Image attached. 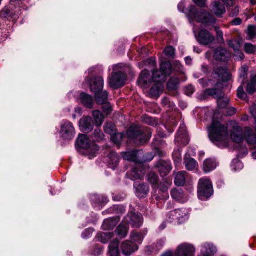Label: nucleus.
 Masks as SVG:
<instances>
[{
	"label": "nucleus",
	"instance_id": "1",
	"mask_svg": "<svg viewBox=\"0 0 256 256\" xmlns=\"http://www.w3.org/2000/svg\"><path fill=\"white\" fill-rule=\"evenodd\" d=\"M171 72V64L170 62H162L160 70L153 72L152 80L156 83L150 91V94L152 97H158L162 92L164 86L162 82L165 81Z\"/></svg>",
	"mask_w": 256,
	"mask_h": 256
},
{
	"label": "nucleus",
	"instance_id": "2",
	"mask_svg": "<svg viewBox=\"0 0 256 256\" xmlns=\"http://www.w3.org/2000/svg\"><path fill=\"white\" fill-rule=\"evenodd\" d=\"M209 137L211 141L220 148H225L228 145V126L213 120L208 129Z\"/></svg>",
	"mask_w": 256,
	"mask_h": 256
},
{
	"label": "nucleus",
	"instance_id": "3",
	"mask_svg": "<svg viewBox=\"0 0 256 256\" xmlns=\"http://www.w3.org/2000/svg\"><path fill=\"white\" fill-rule=\"evenodd\" d=\"M188 17L190 22L196 20L208 28L213 26L216 22V19L209 12L204 10H198L196 8L192 5L189 7Z\"/></svg>",
	"mask_w": 256,
	"mask_h": 256
},
{
	"label": "nucleus",
	"instance_id": "4",
	"mask_svg": "<svg viewBox=\"0 0 256 256\" xmlns=\"http://www.w3.org/2000/svg\"><path fill=\"white\" fill-rule=\"evenodd\" d=\"M126 134L134 142L142 144L150 140L152 132L148 128H144L137 126H132L128 130Z\"/></svg>",
	"mask_w": 256,
	"mask_h": 256
},
{
	"label": "nucleus",
	"instance_id": "5",
	"mask_svg": "<svg viewBox=\"0 0 256 256\" xmlns=\"http://www.w3.org/2000/svg\"><path fill=\"white\" fill-rule=\"evenodd\" d=\"M126 66L122 64H118L113 66L114 70H123L112 74L111 78L108 80L110 86L114 89H117L124 86L126 80V71L124 68Z\"/></svg>",
	"mask_w": 256,
	"mask_h": 256
},
{
	"label": "nucleus",
	"instance_id": "6",
	"mask_svg": "<svg viewBox=\"0 0 256 256\" xmlns=\"http://www.w3.org/2000/svg\"><path fill=\"white\" fill-rule=\"evenodd\" d=\"M77 144L78 147L86 149L90 152L89 158H92L96 156L98 151V148L94 142H90L88 136L84 134H80L77 140Z\"/></svg>",
	"mask_w": 256,
	"mask_h": 256
},
{
	"label": "nucleus",
	"instance_id": "7",
	"mask_svg": "<svg viewBox=\"0 0 256 256\" xmlns=\"http://www.w3.org/2000/svg\"><path fill=\"white\" fill-rule=\"evenodd\" d=\"M198 188V196L202 200L210 198L212 194V184L208 178L200 180Z\"/></svg>",
	"mask_w": 256,
	"mask_h": 256
},
{
	"label": "nucleus",
	"instance_id": "8",
	"mask_svg": "<svg viewBox=\"0 0 256 256\" xmlns=\"http://www.w3.org/2000/svg\"><path fill=\"white\" fill-rule=\"evenodd\" d=\"M196 248L192 245L183 243L177 247L174 253L167 252L162 256H194Z\"/></svg>",
	"mask_w": 256,
	"mask_h": 256
},
{
	"label": "nucleus",
	"instance_id": "9",
	"mask_svg": "<svg viewBox=\"0 0 256 256\" xmlns=\"http://www.w3.org/2000/svg\"><path fill=\"white\" fill-rule=\"evenodd\" d=\"M75 134L74 128L71 122H64L62 124L60 134L64 140H72L74 138Z\"/></svg>",
	"mask_w": 256,
	"mask_h": 256
},
{
	"label": "nucleus",
	"instance_id": "10",
	"mask_svg": "<svg viewBox=\"0 0 256 256\" xmlns=\"http://www.w3.org/2000/svg\"><path fill=\"white\" fill-rule=\"evenodd\" d=\"M190 216V213L186 208L178 209L171 211L168 214V218L170 222L182 223L186 220Z\"/></svg>",
	"mask_w": 256,
	"mask_h": 256
},
{
	"label": "nucleus",
	"instance_id": "11",
	"mask_svg": "<svg viewBox=\"0 0 256 256\" xmlns=\"http://www.w3.org/2000/svg\"><path fill=\"white\" fill-rule=\"evenodd\" d=\"M122 156L124 160L138 164H142L146 160H152L153 158V157L150 159L144 158V152L141 150L124 153Z\"/></svg>",
	"mask_w": 256,
	"mask_h": 256
},
{
	"label": "nucleus",
	"instance_id": "12",
	"mask_svg": "<svg viewBox=\"0 0 256 256\" xmlns=\"http://www.w3.org/2000/svg\"><path fill=\"white\" fill-rule=\"evenodd\" d=\"M206 94L208 95L213 96L218 100V104L220 108H224L227 106L229 102L228 98H224V94L220 91H218L216 89L207 90Z\"/></svg>",
	"mask_w": 256,
	"mask_h": 256
},
{
	"label": "nucleus",
	"instance_id": "13",
	"mask_svg": "<svg viewBox=\"0 0 256 256\" xmlns=\"http://www.w3.org/2000/svg\"><path fill=\"white\" fill-rule=\"evenodd\" d=\"M106 133L111 136V140L115 144H118L122 139V134L117 133L115 125L112 122H106L104 126Z\"/></svg>",
	"mask_w": 256,
	"mask_h": 256
},
{
	"label": "nucleus",
	"instance_id": "14",
	"mask_svg": "<svg viewBox=\"0 0 256 256\" xmlns=\"http://www.w3.org/2000/svg\"><path fill=\"white\" fill-rule=\"evenodd\" d=\"M194 32L195 33L198 42L202 44H208L213 42L214 40V36L210 34V32L206 30H202L198 33V36L196 34L195 28H194Z\"/></svg>",
	"mask_w": 256,
	"mask_h": 256
},
{
	"label": "nucleus",
	"instance_id": "15",
	"mask_svg": "<svg viewBox=\"0 0 256 256\" xmlns=\"http://www.w3.org/2000/svg\"><path fill=\"white\" fill-rule=\"evenodd\" d=\"M230 125L232 127L231 132V138L236 143H240L244 138L242 128L235 122H232Z\"/></svg>",
	"mask_w": 256,
	"mask_h": 256
},
{
	"label": "nucleus",
	"instance_id": "16",
	"mask_svg": "<svg viewBox=\"0 0 256 256\" xmlns=\"http://www.w3.org/2000/svg\"><path fill=\"white\" fill-rule=\"evenodd\" d=\"M145 174L144 168L141 164L136 165L130 172H128L127 176L132 180L142 179Z\"/></svg>",
	"mask_w": 256,
	"mask_h": 256
},
{
	"label": "nucleus",
	"instance_id": "17",
	"mask_svg": "<svg viewBox=\"0 0 256 256\" xmlns=\"http://www.w3.org/2000/svg\"><path fill=\"white\" fill-rule=\"evenodd\" d=\"M86 82L90 85V90L94 94L98 93L102 90L104 86V80L101 76L94 78L90 82L87 78Z\"/></svg>",
	"mask_w": 256,
	"mask_h": 256
},
{
	"label": "nucleus",
	"instance_id": "18",
	"mask_svg": "<svg viewBox=\"0 0 256 256\" xmlns=\"http://www.w3.org/2000/svg\"><path fill=\"white\" fill-rule=\"evenodd\" d=\"M176 142L180 144L186 145L188 142L186 128L184 124H181L179 128L176 138Z\"/></svg>",
	"mask_w": 256,
	"mask_h": 256
},
{
	"label": "nucleus",
	"instance_id": "19",
	"mask_svg": "<svg viewBox=\"0 0 256 256\" xmlns=\"http://www.w3.org/2000/svg\"><path fill=\"white\" fill-rule=\"evenodd\" d=\"M210 10L218 18L222 17L226 10L224 6L218 1L214 2L210 6Z\"/></svg>",
	"mask_w": 256,
	"mask_h": 256
},
{
	"label": "nucleus",
	"instance_id": "20",
	"mask_svg": "<svg viewBox=\"0 0 256 256\" xmlns=\"http://www.w3.org/2000/svg\"><path fill=\"white\" fill-rule=\"evenodd\" d=\"M214 76L216 78L218 82L227 81L230 80V74L226 68H218L214 70Z\"/></svg>",
	"mask_w": 256,
	"mask_h": 256
},
{
	"label": "nucleus",
	"instance_id": "21",
	"mask_svg": "<svg viewBox=\"0 0 256 256\" xmlns=\"http://www.w3.org/2000/svg\"><path fill=\"white\" fill-rule=\"evenodd\" d=\"M214 57L217 60L226 62L231 57V54L226 49L218 48L216 50Z\"/></svg>",
	"mask_w": 256,
	"mask_h": 256
},
{
	"label": "nucleus",
	"instance_id": "22",
	"mask_svg": "<svg viewBox=\"0 0 256 256\" xmlns=\"http://www.w3.org/2000/svg\"><path fill=\"white\" fill-rule=\"evenodd\" d=\"M122 249L126 256H130L138 250V246L136 244L132 243V242L126 240L122 244Z\"/></svg>",
	"mask_w": 256,
	"mask_h": 256
},
{
	"label": "nucleus",
	"instance_id": "23",
	"mask_svg": "<svg viewBox=\"0 0 256 256\" xmlns=\"http://www.w3.org/2000/svg\"><path fill=\"white\" fill-rule=\"evenodd\" d=\"M138 83L140 86L144 88H148L150 84L151 83V78L148 71L145 70L142 73L138 80Z\"/></svg>",
	"mask_w": 256,
	"mask_h": 256
},
{
	"label": "nucleus",
	"instance_id": "24",
	"mask_svg": "<svg viewBox=\"0 0 256 256\" xmlns=\"http://www.w3.org/2000/svg\"><path fill=\"white\" fill-rule=\"evenodd\" d=\"M129 218L130 221L126 220V222H128L130 224L134 227L140 228L142 225V218L138 214H132L128 216L126 219Z\"/></svg>",
	"mask_w": 256,
	"mask_h": 256
},
{
	"label": "nucleus",
	"instance_id": "25",
	"mask_svg": "<svg viewBox=\"0 0 256 256\" xmlns=\"http://www.w3.org/2000/svg\"><path fill=\"white\" fill-rule=\"evenodd\" d=\"M216 252V248L212 244L206 243L202 247L200 256H213Z\"/></svg>",
	"mask_w": 256,
	"mask_h": 256
},
{
	"label": "nucleus",
	"instance_id": "26",
	"mask_svg": "<svg viewBox=\"0 0 256 256\" xmlns=\"http://www.w3.org/2000/svg\"><path fill=\"white\" fill-rule=\"evenodd\" d=\"M172 198L180 202H184L188 200L187 196L181 189H174L171 192Z\"/></svg>",
	"mask_w": 256,
	"mask_h": 256
},
{
	"label": "nucleus",
	"instance_id": "27",
	"mask_svg": "<svg viewBox=\"0 0 256 256\" xmlns=\"http://www.w3.org/2000/svg\"><path fill=\"white\" fill-rule=\"evenodd\" d=\"M80 126L82 130L89 132L92 129V119L90 117L84 118L80 122Z\"/></svg>",
	"mask_w": 256,
	"mask_h": 256
},
{
	"label": "nucleus",
	"instance_id": "28",
	"mask_svg": "<svg viewBox=\"0 0 256 256\" xmlns=\"http://www.w3.org/2000/svg\"><path fill=\"white\" fill-rule=\"evenodd\" d=\"M158 169L162 176H166L172 170L171 164L168 162H160L157 166Z\"/></svg>",
	"mask_w": 256,
	"mask_h": 256
},
{
	"label": "nucleus",
	"instance_id": "29",
	"mask_svg": "<svg viewBox=\"0 0 256 256\" xmlns=\"http://www.w3.org/2000/svg\"><path fill=\"white\" fill-rule=\"evenodd\" d=\"M81 102L86 108H92L93 106L94 100L92 98L86 94L82 93L80 96Z\"/></svg>",
	"mask_w": 256,
	"mask_h": 256
},
{
	"label": "nucleus",
	"instance_id": "30",
	"mask_svg": "<svg viewBox=\"0 0 256 256\" xmlns=\"http://www.w3.org/2000/svg\"><path fill=\"white\" fill-rule=\"evenodd\" d=\"M217 164L216 160L209 158L204 162L203 168L205 172H208L214 170Z\"/></svg>",
	"mask_w": 256,
	"mask_h": 256
},
{
	"label": "nucleus",
	"instance_id": "31",
	"mask_svg": "<svg viewBox=\"0 0 256 256\" xmlns=\"http://www.w3.org/2000/svg\"><path fill=\"white\" fill-rule=\"evenodd\" d=\"M108 164L110 168L114 170L118 164L119 158L115 152H112L108 156Z\"/></svg>",
	"mask_w": 256,
	"mask_h": 256
},
{
	"label": "nucleus",
	"instance_id": "32",
	"mask_svg": "<svg viewBox=\"0 0 256 256\" xmlns=\"http://www.w3.org/2000/svg\"><path fill=\"white\" fill-rule=\"evenodd\" d=\"M134 186L136 188L137 196L138 197H144L149 191L148 188L144 184L138 185L136 183Z\"/></svg>",
	"mask_w": 256,
	"mask_h": 256
},
{
	"label": "nucleus",
	"instance_id": "33",
	"mask_svg": "<svg viewBox=\"0 0 256 256\" xmlns=\"http://www.w3.org/2000/svg\"><path fill=\"white\" fill-rule=\"evenodd\" d=\"M186 172L182 171L178 172L176 176L174 183L178 186H183L185 184Z\"/></svg>",
	"mask_w": 256,
	"mask_h": 256
},
{
	"label": "nucleus",
	"instance_id": "34",
	"mask_svg": "<svg viewBox=\"0 0 256 256\" xmlns=\"http://www.w3.org/2000/svg\"><path fill=\"white\" fill-rule=\"evenodd\" d=\"M184 163L186 168L188 170H194L198 168V162L194 158H187L186 156Z\"/></svg>",
	"mask_w": 256,
	"mask_h": 256
},
{
	"label": "nucleus",
	"instance_id": "35",
	"mask_svg": "<svg viewBox=\"0 0 256 256\" xmlns=\"http://www.w3.org/2000/svg\"><path fill=\"white\" fill-rule=\"evenodd\" d=\"M96 94V99L98 104H104L107 102L108 94L106 92L101 90Z\"/></svg>",
	"mask_w": 256,
	"mask_h": 256
},
{
	"label": "nucleus",
	"instance_id": "36",
	"mask_svg": "<svg viewBox=\"0 0 256 256\" xmlns=\"http://www.w3.org/2000/svg\"><path fill=\"white\" fill-rule=\"evenodd\" d=\"M118 221L116 218H111L104 220L102 224V228L104 230H108L114 228Z\"/></svg>",
	"mask_w": 256,
	"mask_h": 256
},
{
	"label": "nucleus",
	"instance_id": "37",
	"mask_svg": "<svg viewBox=\"0 0 256 256\" xmlns=\"http://www.w3.org/2000/svg\"><path fill=\"white\" fill-rule=\"evenodd\" d=\"M118 242L117 240H113L109 246V253L110 256H118L119 254Z\"/></svg>",
	"mask_w": 256,
	"mask_h": 256
},
{
	"label": "nucleus",
	"instance_id": "38",
	"mask_svg": "<svg viewBox=\"0 0 256 256\" xmlns=\"http://www.w3.org/2000/svg\"><path fill=\"white\" fill-rule=\"evenodd\" d=\"M93 116L96 126H100L103 122L104 116L102 114L99 110H94L93 112Z\"/></svg>",
	"mask_w": 256,
	"mask_h": 256
},
{
	"label": "nucleus",
	"instance_id": "39",
	"mask_svg": "<svg viewBox=\"0 0 256 256\" xmlns=\"http://www.w3.org/2000/svg\"><path fill=\"white\" fill-rule=\"evenodd\" d=\"M256 90V74L254 76L250 82L248 84L246 91L250 94H253Z\"/></svg>",
	"mask_w": 256,
	"mask_h": 256
},
{
	"label": "nucleus",
	"instance_id": "40",
	"mask_svg": "<svg viewBox=\"0 0 256 256\" xmlns=\"http://www.w3.org/2000/svg\"><path fill=\"white\" fill-rule=\"evenodd\" d=\"M128 226L127 225H120L116 228V232L120 238H124L128 233Z\"/></svg>",
	"mask_w": 256,
	"mask_h": 256
},
{
	"label": "nucleus",
	"instance_id": "41",
	"mask_svg": "<svg viewBox=\"0 0 256 256\" xmlns=\"http://www.w3.org/2000/svg\"><path fill=\"white\" fill-rule=\"evenodd\" d=\"M172 184V182L171 180L168 178H166L164 179L163 180V182L160 184V186H158V188L161 191L163 192H166L170 188Z\"/></svg>",
	"mask_w": 256,
	"mask_h": 256
},
{
	"label": "nucleus",
	"instance_id": "42",
	"mask_svg": "<svg viewBox=\"0 0 256 256\" xmlns=\"http://www.w3.org/2000/svg\"><path fill=\"white\" fill-rule=\"evenodd\" d=\"M180 80L176 77L172 78L168 83V88L170 90H174L177 88Z\"/></svg>",
	"mask_w": 256,
	"mask_h": 256
},
{
	"label": "nucleus",
	"instance_id": "43",
	"mask_svg": "<svg viewBox=\"0 0 256 256\" xmlns=\"http://www.w3.org/2000/svg\"><path fill=\"white\" fill-rule=\"evenodd\" d=\"M130 238L132 243L140 244L143 240V236L141 234L133 232L131 234Z\"/></svg>",
	"mask_w": 256,
	"mask_h": 256
},
{
	"label": "nucleus",
	"instance_id": "44",
	"mask_svg": "<svg viewBox=\"0 0 256 256\" xmlns=\"http://www.w3.org/2000/svg\"><path fill=\"white\" fill-rule=\"evenodd\" d=\"M247 34L248 39L250 40L256 38V26H250L248 27Z\"/></svg>",
	"mask_w": 256,
	"mask_h": 256
},
{
	"label": "nucleus",
	"instance_id": "45",
	"mask_svg": "<svg viewBox=\"0 0 256 256\" xmlns=\"http://www.w3.org/2000/svg\"><path fill=\"white\" fill-rule=\"evenodd\" d=\"M228 45L230 48H232L234 52L240 50V42L238 40H230L228 42Z\"/></svg>",
	"mask_w": 256,
	"mask_h": 256
},
{
	"label": "nucleus",
	"instance_id": "46",
	"mask_svg": "<svg viewBox=\"0 0 256 256\" xmlns=\"http://www.w3.org/2000/svg\"><path fill=\"white\" fill-rule=\"evenodd\" d=\"M148 180L153 185H157L158 176L154 172H150L148 176Z\"/></svg>",
	"mask_w": 256,
	"mask_h": 256
},
{
	"label": "nucleus",
	"instance_id": "47",
	"mask_svg": "<svg viewBox=\"0 0 256 256\" xmlns=\"http://www.w3.org/2000/svg\"><path fill=\"white\" fill-rule=\"evenodd\" d=\"M244 49L246 53L252 54L255 52L256 46L251 44L246 43L244 44Z\"/></svg>",
	"mask_w": 256,
	"mask_h": 256
},
{
	"label": "nucleus",
	"instance_id": "48",
	"mask_svg": "<svg viewBox=\"0 0 256 256\" xmlns=\"http://www.w3.org/2000/svg\"><path fill=\"white\" fill-rule=\"evenodd\" d=\"M164 52L168 58H174L175 50L173 47L169 46L165 48Z\"/></svg>",
	"mask_w": 256,
	"mask_h": 256
},
{
	"label": "nucleus",
	"instance_id": "49",
	"mask_svg": "<svg viewBox=\"0 0 256 256\" xmlns=\"http://www.w3.org/2000/svg\"><path fill=\"white\" fill-rule=\"evenodd\" d=\"M114 236V234L112 232H105L102 235V242L103 243H106L109 240L112 238Z\"/></svg>",
	"mask_w": 256,
	"mask_h": 256
},
{
	"label": "nucleus",
	"instance_id": "50",
	"mask_svg": "<svg viewBox=\"0 0 256 256\" xmlns=\"http://www.w3.org/2000/svg\"><path fill=\"white\" fill-rule=\"evenodd\" d=\"M94 136L97 140H100L104 138V135L100 129H96L94 132Z\"/></svg>",
	"mask_w": 256,
	"mask_h": 256
},
{
	"label": "nucleus",
	"instance_id": "51",
	"mask_svg": "<svg viewBox=\"0 0 256 256\" xmlns=\"http://www.w3.org/2000/svg\"><path fill=\"white\" fill-rule=\"evenodd\" d=\"M173 158L176 165L180 163L181 154L179 150H174L173 154Z\"/></svg>",
	"mask_w": 256,
	"mask_h": 256
},
{
	"label": "nucleus",
	"instance_id": "52",
	"mask_svg": "<svg viewBox=\"0 0 256 256\" xmlns=\"http://www.w3.org/2000/svg\"><path fill=\"white\" fill-rule=\"evenodd\" d=\"M232 166L236 171L241 170L244 167L242 163L238 160L232 162Z\"/></svg>",
	"mask_w": 256,
	"mask_h": 256
},
{
	"label": "nucleus",
	"instance_id": "53",
	"mask_svg": "<svg viewBox=\"0 0 256 256\" xmlns=\"http://www.w3.org/2000/svg\"><path fill=\"white\" fill-rule=\"evenodd\" d=\"M102 110L103 112L105 113L106 114L108 115L110 114L112 110V107L110 106V104L108 102H106L103 104L102 106Z\"/></svg>",
	"mask_w": 256,
	"mask_h": 256
},
{
	"label": "nucleus",
	"instance_id": "54",
	"mask_svg": "<svg viewBox=\"0 0 256 256\" xmlns=\"http://www.w3.org/2000/svg\"><path fill=\"white\" fill-rule=\"evenodd\" d=\"M238 96L242 99H245L246 97V94L244 92L242 86H240L238 89Z\"/></svg>",
	"mask_w": 256,
	"mask_h": 256
},
{
	"label": "nucleus",
	"instance_id": "55",
	"mask_svg": "<svg viewBox=\"0 0 256 256\" xmlns=\"http://www.w3.org/2000/svg\"><path fill=\"white\" fill-rule=\"evenodd\" d=\"M234 56L238 60H242L244 59V54L240 50H237L234 52Z\"/></svg>",
	"mask_w": 256,
	"mask_h": 256
},
{
	"label": "nucleus",
	"instance_id": "56",
	"mask_svg": "<svg viewBox=\"0 0 256 256\" xmlns=\"http://www.w3.org/2000/svg\"><path fill=\"white\" fill-rule=\"evenodd\" d=\"M194 88L192 86H188L185 88V93L188 96H190L194 94Z\"/></svg>",
	"mask_w": 256,
	"mask_h": 256
},
{
	"label": "nucleus",
	"instance_id": "57",
	"mask_svg": "<svg viewBox=\"0 0 256 256\" xmlns=\"http://www.w3.org/2000/svg\"><path fill=\"white\" fill-rule=\"evenodd\" d=\"M198 6L200 7L206 6V0H192Z\"/></svg>",
	"mask_w": 256,
	"mask_h": 256
},
{
	"label": "nucleus",
	"instance_id": "58",
	"mask_svg": "<svg viewBox=\"0 0 256 256\" xmlns=\"http://www.w3.org/2000/svg\"><path fill=\"white\" fill-rule=\"evenodd\" d=\"M248 70V68L246 66H243L240 69V78L244 77V76L246 74Z\"/></svg>",
	"mask_w": 256,
	"mask_h": 256
},
{
	"label": "nucleus",
	"instance_id": "59",
	"mask_svg": "<svg viewBox=\"0 0 256 256\" xmlns=\"http://www.w3.org/2000/svg\"><path fill=\"white\" fill-rule=\"evenodd\" d=\"M214 30L216 32L218 37L221 39H223V33L222 31L220 29V28L218 26H215Z\"/></svg>",
	"mask_w": 256,
	"mask_h": 256
},
{
	"label": "nucleus",
	"instance_id": "60",
	"mask_svg": "<svg viewBox=\"0 0 256 256\" xmlns=\"http://www.w3.org/2000/svg\"><path fill=\"white\" fill-rule=\"evenodd\" d=\"M175 64L176 66V68H175L176 70L183 74V66L180 64L178 62H176Z\"/></svg>",
	"mask_w": 256,
	"mask_h": 256
},
{
	"label": "nucleus",
	"instance_id": "61",
	"mask_svg": "<svg viewBox=\"0 0 256 256\" xmlns=\"http://www.w3.org/2000/svg\"><path fill=\"white\" fill-rule=\"evenodd\" d=\"M92 232V229H88L86 230L82 234V236L84 238H86V237H88L90 236Z\"/></svg>",
	"mask_w": 256,
	"mask_h": 256
},
{
	"label": "nucleus",
	"instance_id": "62",
	"mask_svg": "<svg viewBox=\"0 0 256 256\" xmlns=\"http://www.w3.org/2000/svg\"><path fill=\"white\" fill-rule=\"evenodd\" d=\"M231 23L233 26H238L241 24L242 20L240 18H236Z\"/></svg>",
	"mask_w": 256,
	"mask_h": 256
},
{
	"label": "nucleus",
	"instance_id": "63",
	"mask_svg": "<svg viewBox=\"0 0 256 256\" xmlns=\"http://www.w3.org/2000/svg\"><path fill=\"white\" fill-rule=\"evenodd\" d=\"M222 2L227 6H232L234 4L235 0H222Z\"/></svg>",
	"mask_w": 256,
	"mask_h": 256
},
{
	"label": "nucleus",
	"instance_id": "64",
	"mask_svg": "<svg viewBox=\"0 0 256 256\" xmlns=\"http://www.w3.org/2000/svg\"><path fill=\"white\" fill-rule=\"evenodd\" d=\"M252 114L256 120V106H253L250 110Z\"/></svg>",
	"mask_w": 256,
	"mask_h": 256
}]
</instances>
